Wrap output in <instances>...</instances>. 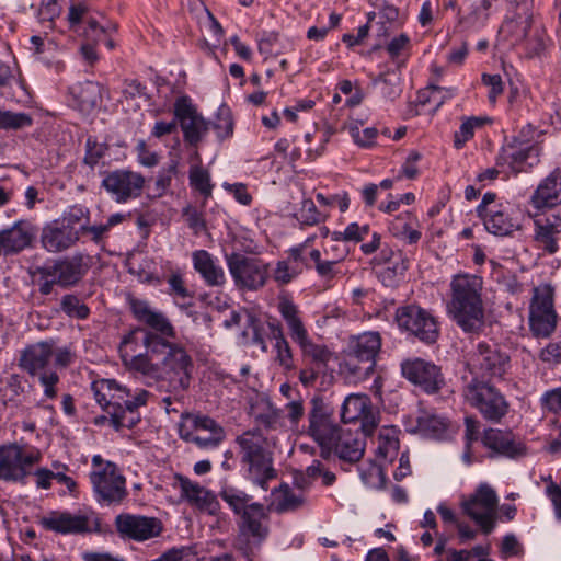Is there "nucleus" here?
Returning a JSON list of instances; mask_svg holds the SVG:
<instances>
[{
    "mask_svg": "<svg viewBox=\"0 0 561 561\" xmlns=\"http://www.w3.org/2000/svg\"><path fill=\"white\" fill-rule=\"evenodd\" d=\"M130 309L148 329L137 328L123 339L124 362L145 377L168 381L174 391L187 389L193 363L171 321L145 300L133 299Z\"/></svg>",
    "mask_w": 561,
    "mask_h": 561,
    "instance_id": "obj_1",
    "label": "nucleus"
},
{
    "mask_svg": "<svg viewBox=\"0 0 561 561\" xmlns=\"http://www.w3.org/2000/svg\"><path fill=\"white\" fill-rule=\"evenodd\" d=\"M482 289L483 280L480 276L458 274L451 278L447 313L465 333L479 334L484 330Z\"/></svg>",
    "mask_w": 561,
    "mask_h": 561,
    "instance_id": "obj_2",
    "label": "nucleus"
},
{
    "mask_svg": "<svg viewBox=\"0 0 561 561\" xmlns=\"http://www.w3.org/2000/svg\"><path fill=\"white\" fill-rule=\"evenodd\" d=\"M92 391L99 405L110 415L112 426L131 428L139 421L138 409L147 404L151 393L142 388L130 389L113 379L92 383Z\"/></svg>",
    "mask_w": 561,
    "mask_h": 561,
    "instance_id": "obj_3",
    "label": "nucleus"
},
{
    "mask_svg": "<svg viewBox=\"0 0 561 561\" xmlns=\"http://www.w3.org/2000/svg\"><path fill=\"white\" fill-rule=\"evenodd\" d=\"M239 457L245 477L263 490L267 482L275 478L272 453L266 437L259 430L242 433L236 438Z\"/></svg>",
    "mask_w": 561,
    "mask_h": 561,
    "instance_id": "obj_4",
    "label": "nucleus"
},
{
    "mask_svg": "<svg viewBox=\"0 0 561 561\" xmlns=\"http://www.w3.org/2000/svg\"><path fill=\"white\" fill-rule=\"evenodd\" d=\"M277 310L285 321L291 340L299 345L302 355L310 358L313 366L323 368L332 357L331 351L325 345L313 343L300 317L299 307L287 294L277 298Z\"/></svg>",
    "mask_w": 561,
    "mask_h": 561,
    "instance_id": "obj_5",
    "label": "nucleus"
},
{
    "mask_svg": "<svg viewBox=\"0 0 561 561\" xmlns=\"http://www.w3.org/2000/svg\"><path fill=\"white\" fill-rule=\"evenodd\" d=\"M41 460L38 450L16 443L0 446V480L25 483L34 465Z\"/></svg>",
    "mask_w": 561,
    "mask_h": 561,
    "instance_id": "obj_6",
    "label": "nucleus"
},
{
    "mask_svg": "<svg viewBox=\"0 0 561 561\" xmlns=\"http://www.w3.org/2000/svg\"><path fill=\"white\" fill-rule=\"evenodd\" d=\"M463 397L489 421L499 422L508 411L504 396L484 380L471 378L463 388Z\"/></svg>",
    "mask_w": 561,
    "mask_h": 561,
    "instance_id": "obj_7",
    "label": "nucleus"
},
{
    "mask_svg": "<svg viewBox=\"0 0 561 561\" xmlns=\"http://www.w3.org/2000/svg\"><path fill=\"white\" fill-rule=\"evenodd\" d=\"M180 437L196 445L201 449H214L226 437L224 427L206 415L187 414L182 416L179 425Z\"/></svg>",
    "mask_w": 561,
    "mask_h": 561,
    "instance_id": "obj_8",
    "label": "nucleus"
},
{
    "mask_svg": "<svg viewBox=\"0 0 561 561\" xmlns=\"http://www.w3.org/2000/svg\"><path fill=\"white\" fill-rule=\"evenodd\" d=\"M510 364L508 356L496 345L481 342L471 351L466 360V366L472 378H501L506 373Z\"/></svg>",
    "mask_w": 561,
    "mask_h": 561,
    "instance_id": "obj_9",
    "label": "nucleus"
},
{
    "mask_svg": "<svg viewBox=\"0 0 561 561\" xmlns=\"http://www.w3.org/2000/svg\"><path fill=\"white\" fill-rule=\"evenodd\" d=\"M308 434L321 447V456L328 458L333 451L334 444L342 430L335 424L321 397H313L310 401Z\"/></svg>",
    "mask_w": 561,
    "mask_h": 561,
    "instance_id": "obj_10",
    "label": "nucleus"
},
{
    "mask_svg": "<svg viewBox=\"0 0 561 561\" xmlns=\"http://www.w3.org/2000/svg\"><path fill=\"white\" fill-rule=\"evenodd\" d=\"M226 262L236 286L240 288L257 290L268 279V264L260 259L233 252L226 256Z\"/></svg>",
    "mask_w": 561,
    "mask_h": 561,
    "instance_id": "obj_11",
    "label": "nucleus"
},
{
    "mask_svg": "<svg viewBox=\"0 0 561 561\" xmlns=\"http://www.w3.org/2000/svg\"><path fill=\"white\" fill-rule=\"evenodd\" d=\"M396 320L400 329L423 343L432 344L438 339L439 329L435 317L416 305L398 308Z\"/></svg>",
    "mask_w": 561,
    "mask_h": 561,
    "instance_id": "obj_12",
    "label": "nucleus"
},
{
    "mask_svg": "<svg viewBox=\"0 0 561 561\" xmlns=\"http://www.w3.org/2000/svg\"><path fill=\"white\" fill-rule=\"evenodd\" d=\"M557 313L553 308V289L541 285L534 289L529 307V324L536 336L548 337L557 327Z\"/></svg>",
    "mask_w": 561,
    "mask_h": 561,
    "instance_id": "obj_13",
    "label": "nucleus"
},
{
    "mask_svg": "<svg viewBox=\"0 0 561 561\" xmlns=\"http://www.w3.org/2000/svg\"><path fill=\"white\" fill-rule=\"evenodd\" d=\"M533 8L534 0H510L506 18L499 31L510 45L522 44L534 30Z\"/></svg>",
    "mask_w": 561,
    "mask_h": 561,
    "instance_id": "obj_14",
    "label": "nucleus"
},
{
    "mask_svg": "<svg viewBox=\"0 0 561 561\" xmlns=\"http://www.w3.org/2000/svg\"><path fill=\"white\" fill-rule=\"evenodd\" d=\"M145 176L128 169L108 171L102 179L101 186L118 204H125L141 196Z\"/></svg>",
    "mask_w": 561,
    "mask_h": 561,
    "instance_id": "obj_15",
    "label": "nucleus"
},
{
    "mask_svg": "<svg viewBox=\"0 0 561 561\" xmlns=\"http://www.w3.org/2000/svg\"><path fill=\"white\" fill-rule=\"evenodd\" d=\"M90 481L100 503L119 504L127 496L126 479L116 465H106L98 471H91Z\"/></svg>",
    "mask_w": 561,
    "mask_h": 561,
    "instance_id": "obj_16",
    "label": "nucleus"
},
{
    "mask_svg": "<svg viewBox=\"0 0 561 561\" xmlns=\"http://www.w3.org/2000/svg\"><path fill=\"white\" fill-rule=\"evenodd\" d=\"M89 264L82 253L57 259L37 268L39 276H54L57 285L68 288L77 285L87 274Z\"/></svg>",
    "mask_w": 561,
    "mask_h": 561,
    "instance_id": "obj_17",
    "label": "nucleus"
},
{
    "mask_svg": "<svg viewBox=\"0 0 561 561\" xmlns=\"http://www.w3.org/2000/svg\"><path fill=\"white\" fill-rule=\"evenodd\" d=\"M41 525L47 530L62 535L92 533L100 529V522L94 513L71 514L54 511L42 517Z\"/></svg>",
    "mask_w": 561,
    "mask_h": 561,
    "instance_id": "obj_18",
    "label": "nucleus"
},
{
    "mask_svg": "<svg viewBox=\"0 0 561 561\" xmlns=\"http://www.w3.org/2000/svg\"><path fill=\"white\" fill-rule=\"evenodd\" d=\"M174 116L183 131L184 140L191 146H196L209 130V123L197 112L191 98L186 95L176 99Z\"/></svg>",
    "mask_w": 561,
    "mask_h": 561,
    "instance_id": "obj_19",
    "label": "nucleus"
},
{
    "mask_svg": "<svg viewBox=\"0 0 561 561\" xmlns=\"http://www.w3.org/2000/svg\"><path fill=\"white\" fill-rule=\"evenodd\" d=\"M114 525L122 539L137 542L154 538L162 531V525L158 518L129 513L118 514Z\"/></svg>",
    "mask_w": 561,
    "mask_h": 561,
    "instance_id": "obj_20",
    "label": "nucleus"
},
{
    "mask_svg": "<svg viewBox=\"0 0 561 561\" xmlns=\"http://www.w3.org/2000/svg\"><path fill=\"white\" fill-rule=\"evenodd\" d=\"M401 371L404 378L426 393H436L445 386L440 367L421 358L402 362Z\"/></svg>",
    "mask_w": 561,
    "mask_h": 561,
    "instance_id": "obj_21",
    "label": "nucleus"
},
{
    "mask_svg": "<svg viewBox=\"0 0 561 561\" xmlns=\"http://www.w3.org/2000/svg\"><path fill=\"white\" fill-rule=\"evenodd\" d=\"M240 547H249L251 542L260 545L268 536V514L261 503L253 504L239 516L238 520Z\"/></svg>",
    "mask_w": 561,
    "mask_h": 561,
    "instance_id": "obj_22",
    "label": "nucleus"
},
{
    "mask_svg": "<svg viewBox=\"0 0 561 561\" xmlns=\"http://www.w3.org/2000/svg\"><path fill=\"white\" fill-rule=\"evenodd\" d=\"M539 146H523L520 142L507 141L501 149L496 165L507 173L518 174L539 162Z\"/></svg>",
    "mask_w": 561,
    "mask_h": 561,
    "instance_id": "obj_23",
    "label": "nucleus"
},
{
    "mask_svg": "<svg viewBox=\"0 0 561 561\" xmlns=\"http://www.w3.org/2000/svg\"><path fill=\"white\" fill-rule=\"evenodd\" d=\"M341 419L344 423L360 421L365 435H370L379 423L370 398L362 393H352L345 398L341 407Z\"/></svg>",
    "mask_w": 561,
    "mask_h": 561,
    "instance_id": "obj_24",
    "label": "nucleus"
},
{
    "mask_svg": "<svg viewBox=\"0 0 561 561\" xmlns=\"http://www.w3.org/2000/svg\"><path fill=\"white\" fill-rule=\"evenodd\" d=\"M482 444L492 453V456L517 459L527 454L523 439L511 431L489 428L483 433Z\"/></svg>",
    "mask_w": 561,
    "mask_h": 561,
    "instance_id": "obj_25",
    "label": "nucleus"
},
{
    "mask_svg": "<svg viewBox=\"0 0 561 561\" xmlns=\"http://www.w3.org/2000/svg\"><path fill=\"white\" fill-rule=\"evenodd\" d=\"M529 215L534 217V242L537 249L552 255L560 249L561 217L559 215L539 216L538 213Z\"/></svg>",
    "mask_w": 561,
    "mask_h": 561,
    "instance_id": "obj_26",
    "label": "nucleus"
},
{
    "mask_svg": "<svg viewBox=\"0 0 561 561\" xmlns=\"http://www.w3.org/2000/svg\"><path fill=\"white\" fill-rule=\"evenodd\" d=\"M174 486L180 491L183 500L199 511L210 515L216 514L218 511L219 503L216 495L198 482L181 474H175Z\"/></svg>",
    "mask_w": 561,
    "mask_h": 561,
    "instance_id": "obj_27",
    "label": "nucleus"
},
{
    "mask_svg": "<svg viewBox=\"0 0 561 561\" xmlns=\"http://www.w3.org/2000/svg\"><path fill=\"white\" fill-rule=\"evenodd\" d=\"M80 239V231L65 221L58 219L47 224L41 234L43 248L50 253L66 251Z\"/></svg>",
    "mask_w": 561,
    "mask_h": 561,
    "instance_id": "obj_28",
    "label": "nucleus"
},
{
    "mask_svg": "<svg viewBox=\"0 0 561 561\" xmlns=\"http://www.w3.org/2000/svg\"><path fill=\"white\" fill-rule=\"evenodd\" d=\"M36 231V227L30 220L24 219L0 230V255L18 254L28 248Z\"/></svg>",
    "mask_w": 561,
    "mask_h": 561,
    "instance_id": "obj_29",
    "label": "nucleus"
},
{
    "mask_svg": "<svg viewBox=\"0 0 561 561\" xmlns=\"http://www.w3.org/2000/svg\"><path fill=\"white\" fill-rule=\"evenodd\" d=\"M529 206L539 213L561 204V169L556 168L540 181L529 198Z\"/></svg>",
    "mask_w": 561,
    "mask_h": 561,
    "instance_id": "obj_30",
    "label": "nucleus"
},
{
    "mask_svg": "<svg viewBox=\"0 0 561 561\" xmlns=\"http://www.w3.org/2000/svg\"><path fill=\"white\" fill-rule=\"evenodd\" d=\"M54 346L48 342H39L26 347L20 357V367L32 377L41 373L51 371Z\"/></svg>",
    "mask_w": 561,
    "mask_h": 561,
    "instance_id": "obj_31",
    "label": "nucleus"
},
{
    "mask_svg": "<svg viewBox=\"0 0 561 561\" xmlns=\"http://www.w3.org/2000/svg\"><path fill=\"white\" fill-rule=\"evenodd\" d=\"M194 270L199 274L207 286L221 287L226 283V274L218 260L206 250H196L192 253Z\"/></svg>",
    "mask_w": 561,
    "mask_h": 561,
    "instance_id": "obj_32",
    "label": "nucleus"
},
{
    "mask_svg": "<svg viewBox=\"0 0 561 561\" xmlns=\"http://www.w3.org/2000/svg\"><path fill=\"white\" fill-rule=\"evenodd\" d=\"M480 218L486 231L494 236L506 237L520 229V224L513 217L510 206L505 204L495 209H490Z\"/></svg>",
    "mask_w": 561,
    "mask_h": 561,
    "instance_id": "obj_33",
    "label": "nucleus"
},
{
    "mask_svg": "<svg viewBox=\"0 0 561 561\" xmlns=\"http://www.w3.org/2000/svg\"><path fill=\"white\" fill-rule=\"evenodd\" d=\"M381 336L379 332L368 331L353 335L348 340L347 354L356 356L359 360L376 363V357L381 348Z\"/></svg>",
    "mask_w": 561,
    "mask_h": 561,
    "instance_id": "obj_34",
    "label": "nucleus"
},
{
    "mask_svg": "<svg viewBox=\"0 0 561 561\" xmlns=\"http://www.w3.org/2000/svg\"><path fill=\"white\" fill-rule=\"evenodd\" d=\"M375 261L378 264H386V267L379 272V278L386 286H393L397 277L402 276L409 267V262L402 253H394L391 249H383Z\"/></svg>",
    "mask_w": 561,
    "mask_h": 561,
    "instance_id": "obj_35",
    "label": "nucleus"
},
{
    "mask_svg": "<svg viewBox=\"0 0 561 561\" xmlns=\"http://www.w3.org/2000/svg\"><path fill=\"white\" fill-rule=\"evenodd\" d=\"M333 451L343 460L358 461L365 451V439L359 433L342 431L334 444Z\"/></svg>",
    "mask_w": 561,
    "mask_h": 561,
    "instance_id": "obj_36",
    "label": "nucleus"
},
{
    "mask_svg": "<svg viewBox=\"0 0 561 561\" xmlns=\"http://www.w3.org/2000/svg\"><path fill=\"white\" fill-rule=\"evenodd\" d=\"M268 336L275 341L274 348L276 352L275 360L284 370H291L294 365L293 352L287 342L283 328L277 321L267 322Z\"/></svg>",
    "mask_w": 561,
    "mask_h": 561,
    "instance_id": "obj_37",
    "label": "nucleus"
},
{
    "mask_svg": "<svg viewBox=\"0 0 561 561\" xmlns=\"http://www.w3.org/2000/svg\"><path fill=\"white\" fill-rule=\"evenodd\" d=\"M27 49L41 61L44 67H62L59 62H55V54L57 53L56 43L45 35H33L30 38Z\"/></svg>",
    "mask_w": 561,
    "mask_h": 561,
    "instance_id": "obj_38",
    "label": "nucleus"
},
{
    "mask_svg": "<svg viewBox=\"0 0 561 561\" xmlns=\"http://www.w3.org/2000/svg\"><path fill=\"white\" fill-rule=\"evenodd\" d=\"M219 496L237 516H240L256 503L253 502L251 495L232 485L222 486Z\"/></svg>",
    "mask_w": 561,
    "mask_h": 561,
    "instance_id": "obj_39",
    "label": "nucleus"
},
{
    "mask_svg": "<svg viewBox=\"0 0 561 561\" xmlns=\"http://www.w3.org/2000/svg\"><path fill=\"white\" fill-rule=\"evenodd\" d=\"M399 437L396 427H383L378 435L377 456L386 461H392L399 451Z\"/></svg>",
    "mask_w": 561,
    "mask_h": 561,
    "instance_id": "obj_40",
    "label": "nucleus"
},
{
    "mask_svg": "<svg viewBox=\"0 0 561 561\" xmlns=\"http://www.w3.org/2000/svg\"><path fill=\"white\" fill-rule=\"evenodd\" d=\"M375 365V362L359 360L356 356L346 354L342 369L350 380L358 382L366 380L373 374Z\"/></svg>",
    "mask_w": 561,
    "mask_h": 561,
    "instance_id": "obj_41",
    "label": "nucleus"
},
{
    "mask_svg": "<svg viewBox=\"0 0 561 561\" xmlns=\"http://www.w3.org/2000/svg\"><path fill=\"white\" fill-rule=\"evenodd\" d=\"M463 510L482 528L484 534L492 531L494 527L493 511L484 510L480 503L472 499L463 503Z\"/></svg>",
    "mask_w": 561,
    "mask_h": 561,
    "instance_id": "obj_42",
    "label": "nucleus"
},
{
    "mask_svg": "<svg viewBox=\"0 0 561 561\" xmlns=\"http://www.w3.org/2000/svg\"><path fill=\"white\" fill-rule=\"evenodd\" d=\"M412 48L411 38L408 34H400L390 39L386 46V51L398 67L403 66V61L410 56Z\"/></svg>",
    "mask_w": 561,
    "mask_h": 561,
    "instance_id": "obj_43",
    "label": "nucleus"
},
{
    "mask_svg": "<svg viewBox=\"0 0 561 561\" xmlns=\"http://www.w3.org/2000/svg\"><path fill=\"white\" fill-rule=\"evenodd\" d=\"M548 42L549 38L546 34V31L541 27L535 26L520 45L524 46L527 56L533 58L540 56L545 51Z\"/></svg>",
    "mask_w": 561,
    "mask_h": 561,
    "instance_id": "obj_44",
    "label": "nucleus"
},
{
    "mask_svg": "<svg viewBox=\"0 0 561 561\" xmlns=\"http://www.w3.org/2000/svg\"><path fill=\"white\" fill-rule=\"evenodd\" d=\"M190 185L199 192L205 198L211 195L213 184L209 172L201 165H193L190 169Z\"/></svg>",
    "mask_w": 561,
    "mask_h": 561,
    "instance_id": "obj_45",
    "label": "nucleus"
},
{
    "mask_svg": "<svg viewBox=\"0 0 561 561\" xmlns=\"http://www.w3.org/2000/svg\"><path fill=\"white\" fill-rule=\"evenodd\" d=\"M60 309L70 318L85 320L90 316V308L76 295H65L60 300Z\"/></svg>",
    "mask_w": 561,
    "mask_h": 561,
    "instance_id": "obj_46",
    "label": "nucleus"
},
{
    "mask_svg": "<svg viewBox=\"0 0 561 561\" xmlns=\"http://www.w3.org/2000/svg\"><path fill=\"white\" fill-rule=\"evenodd\" d=\"M305 503V497L301 492H295L287 484L282 485L279 495L276 502V511L279 513L294 511Z\"/></svg>",
    "mask_w": 561,
    "mask_h": 561,
    "instance_id": "obj_47",
    "label": "nucleus"
},
{
    "mask_svg": "<svg viewBox=\"0 0 561 561\" xmlns=\"http://www.w3.org/2000/svg\"><path fill=\"white\" fill-rule=\"evenodd\" d=\"M375 82L381 93L389 99H396L402 91L400 72H381Z\"/></svg>",
    "mask_w": 561,
    "mask_h": 561,
    "instance_id": "obj_48",
    "label": "nucleus"
},
{
    "mask_svg": "<svg viewBox=\"0 0 561 561\" xmlns=\"http://www.w3.org/2000/svg\"><path fill=\"white\" fill-rule=\"evenodd\" d=\"M369 225H358L357 222L350 224L344 231H334L331 239L334 242L353 241L359 242L369 234Z\"/></svg>",
    "mask_w": 561,
    "mask_h": 561,
    "instance_id": "obj_49",
    "label": "nucleus"
},
{
    "mask_svg": "<svg viewBox=\"0 0 561 561\" xmlns=\"http://www.w3.org/2000/svg\"><path fill=\"white\" fill-rule=\"evenodd\" d=\"M455 89H445L434 83L420 92L419 100L421 103H433L436 107L440 106L446 99L454 95Z\"/></svg>",
    "mask_w": 561,
    "mask_h": 561,
    "instance_id": "obj_50",
    "label": "nucleus"
},
{
    "mask_svg": "<svg viewBox=\"0 0 561 561\" xmlns=\"http://www.w3.org/2000/svg\"><path fill=\"white\" fill-rule=\"evenodd\" d=\"M32 117L25 113H14L0 108V128L1 129H21L31 126Z\"/></svg>",
    "mask_w": 561,
    "mask_h": 561,
    "instance_id": "obj_51",
    "label": "nucleus"
},
{
    "mask_svg": "<svg viewBox=\"0 0 561 561\" xmlns=\"http://www.w3.org/2000/svg\"><path fill=\"white\" fill-rule=\"evenodd\" d=\"M257 48L264 58L278 55L282 50V43L278 33L263 31L257 37Z\"/></svg>",
    "mask_w": 561,
    "mask_h": 561,
    "instance_id": "obj_52",
    "label": "nucleus"
},
{
    "mask_svg": "<svg viewBox=\"0 0 561 561\" xmlns=\"http://www.w3.org/2000/svg\"><path fill=\"white\" fill-rule=\"evenodd\" d=\"M345 128L348 130L354 142L359 147L369 148L375 145V140L378 135V130L376 128L367 127L359 130L358 125L354 122L348 123Z\"/></svg>",
    "mask_w": 561,
    "mask_h": 561,
    "instance_id": "obj_53",
    "label": "nucleus"
},
{
    "mask_svg": "<svg viewBox=\"0 0 561 561\" xmlns=\"http://www.w3.org/2000/svg\"><path fill=\"white\" fill-rule=\"evenodd\" d=\"M347 254H348L347 247H343L342 249H340L339 253L334 257L324 260L319 265H314L313 267H314L318 276L325 280L333 279L335 277V275L337 274L335 266L340 262H342L347 256Z\"/></svg>",
    "mask_w": 561,
    "mask_h": 561,
    "instance_id": "obj_54",
    "label": "nucleus"
},
{
    "mask_svg": "<svg viewBox=\"0 0 561 561\" xmlns=\"http://www.w3.org/2000/svg\"><path fill=\"white\" fill-rule=\"evenodd\" d=\"M419 430L427 436L439 437L446 431V423L436 415L424 414L419 417Z\"/></svg>",
    "mask_w": 561,
    "mask_h": 561,
    "instance_id": "obj_55",
    "label": "nucleus"
},
{
    "mask_svg": "<svg viewBox=\"0 0 561 561\" xmlns=\"http://www.w3.org/2000/svg\"><path fill=\"white\" fill-rule=\"evenodd\" d=\"M297 219L301 225L314 226L325 219V215L319 211L311 199H304L297 214Z\"/></svg>",
    "mask_w": 561,
    "mask_h": 561,
    "instance_id": "obj_56",
    "label": "nucleus"
},
{
    "mask_svg": "<svg viewBox=\"0 0 561 561\" xmlns=\"http://www.w3.org/2000/svg\"><path fill=\"white\" fill-rule=\"evenodd\" d=\"M489 121L486 117H470L465 121L458 131L455 134V147L461 148L470 138L473 136V130L476 127L481 126L484 122Z\"/></svg>",
    "mask_w": 561,
    "mask_h": 561,
    "instance_id": "obj_57",
    "label": "nucleus"
},
{
    "mask_svg": "<svg viewBox=\"0 0 561 561\" xmlns=\"http://www.w3.org/2000/svg\"><path fill=\"white\" fill-rule=\"evenodd\" d=\"M300 274V270L289 261H278L273 271V279L278 285H287Z\"/></svg>",
    "mask_w": 561,
    "mask_h": 561,
    "instance_id": "obj_58",
    "label": "nucleus"
},
{
    "mask_svg": "<svg viewBox=\"0 0 561 561\" xmlns=\"http://www.w3.org/2000/svg\"><path fill=\"white\" fill-rule=\"evenodd\" d=\"M35 377L38 378L39 385L43 387L44 398L47 400H54L58 396V385L60 378L56 370L48 373H41Z\"/></svg>",
    "mask_w": 561,
    "mask_h": 561,
    "instance_id": "obj_59",
    "label": "nucleus"
},
{
    "mask_svg": "<svg viewBox=\"0 0 561 561\" xmlns=\"http://www.w3.org/2000/svg\"><path fill=\"white\" fill-rule=\"evenodd\" d=\"M214 128L220 139L230 137L233 133V121L228 107L221 106L218 111Z\"/></svg>",
    "mask_w": 561,
    "mask_h": 561,
    "instance_id": "obj_60",
    "label": "nucleus"
},
{
    "mask_svg": "<svg viewBox=\"0 0 561 561\" xmlns=\"http://www.w3.org/2000/svg\"><path fill=\"white\" fill-rule=\"evenodd\" d=\"M182 214L183 217L185 218L188 228L193 231L195 236H198L206 230V221L203 217L202 211L198 210L196 207L187 205L183 209Z\"/></svg>",
    "mask_w": 561,
    "mask_h": 561,
    "instance_id": "obj_61",
    "label": "nucleus"
},
{
    "mask_svg": "<svg viewBox=\"0 0 561 561\" xmlns=\"http://www.w3.org/2000/svg\"><path fill=\"white\" fill-rule=\"evenodd\" d=\"M176 174V163L173 162L168 168L162 169L156 181L153 186V196L160 197L162 196L167 190L170 187L173 176Z\"/></svg>",
    "mask_w": 561,
    "mask_h": 561,
    "instance_id": "obj_62",
    "label": "nucleus"
},
{
    "mask_svg": "<svg viewBox=\"0 0 561 561\" xmlns=\"http://www.w3.org/2000/svg\"><path fill=\"white\" fill-rule=\"evenodd\" d=\"M108 30L100 25L99 22L92 18L87 19V27L84 28L83 35L85 42L92 45H98L107 37Z\"/></svg>",
    "mask_w": 561,
    "mask_h": 561,
    "instance_id": "obj_63",
    "label": "nucleus"
},
{
    "mask_svg": "<svg viewBox=\"0 0 561 561\" xmlns=\"http://www.w3.org/2000/svg\"><path fill=\"white\" fill-rule=\"evenodd\" d=\"M471 499L480 503L484 510L488 508L494 512L497 505L496 493L488 484H481Z\"/></svg>",
    "mask_w": 561,
    "mask_h": 561,
    "instance_id": "obj_64",
    "label": "nucleus"
}]
</instances>
